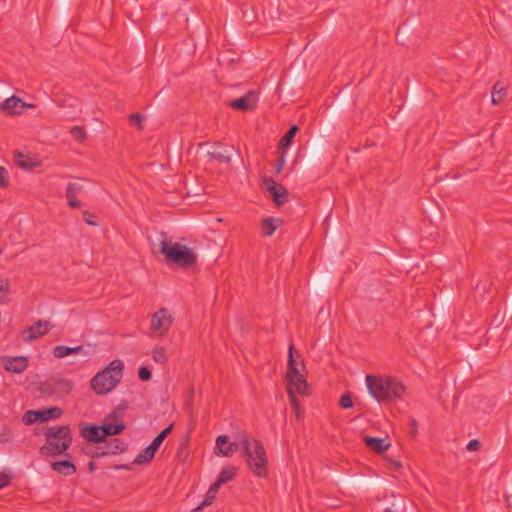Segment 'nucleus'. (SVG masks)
Listing matches in <instances>:
<instances>
[{
    "mask_svg": "<svg viewBox=\"0 0 512 512\" xmlns=\"http://www.w3.org/2000/svg\"><path fill=\"white\" fill-rule=\"evenodd\" d=\"M366 386L370 395L380 403L394 402L402 399L405 385L396 377L366 375Z\"/></svg>",
    "mask_w": 512,
    "mask_h": 512,
    "instance_id": "nucleus-1",
    "label": "nucleus"
},
{
    "mask_svg": "<svg viewBox=\"0 0 512 512\" xmlns=\"http://www.w3.org/2000/svg\"><path fill=\"white\" fill-rule=\"evenodd\" d=\"M45 444L40 447L42 456L63 455L72 444V434L68 425L51 426L44 432Z\"/></svg>",
    "mask_w": 512,
    "mask_h": 512,
    "instance_id": "nucleus-2",
    "label": "nucleus"
},
{
    "mask_svg": "<svg viewBox=\"0 0 512 512\" xmlns=\"http://www.w3.org/2000/svg\"><path fill=\"white\" fill-rule=\"evenodd\" d=\"M242 456L252 473L257 477H266L268 474V458L263 444L257 439L242 437Z\"/></svg>",
    "mask_w": 512,
    "mask_h": 512,
    "instance_id": "nucleus-3",
    "label": "nucleus"
},
{
    "mask_svg": "<svg viewBox=\"0 0 512 512\" xmlns=\"http://www.w3.org/2000/svg\"><path fill=\"white\" fill-rule=\"evenodd\" d=\"M124 364L121 360L111 361L107 367L98 372L91 380V387L98 395H105L112 391L121 381Z\"/></svg>",
    "mask_w": 512,
    "mask_h": 512,
    "instance_id": "nucleus-4",
    "label": "nucleus"
},
{
    "mask_svg": "<svg viewBox=\"0 0 512 512\" xmlns=\"http://www.w3.org/2000/svg\"><path fill=\"white\" fill-rule=\"evenodd\" d=\"M159 253L164 255L167 263L176 264L181 268L192 267L197 262V255L192 249L167 239L159 243Z\"/></svg>",
    "mask_w": 512,
    "mask_h": 512,
    "instance_id": "nucleus-5",
    "label": "nucleus"
},
{
    "mask_svg": "<svg viewBox=\"0 0 512 512\" xmlns=\"http://www.w3.org/2000/svg\"><path fill=\"white\" fill-rule=\"evenodd\" d=\"M61 414L62 410L56 406L43 410H28L24 413L22 421L26 425H31L36 422H47L52 419H57Z\"/></svg>",
    "mask_w": 512,
    "mask_h": 512,
    "instance_id": "nucleus-6",
    "label": "nucleus"
},
{
    "mask_svg": "<svg viewBox=\"0 0 512 512\" xmlns=\"http://www.w3.org/2000/svg\"><path fill=\"white\" fill-rule=\"evenodd\" d=\"M173 323V317L166 308L156 311L151 318L150 329L158 336H164Z\"/></svg>",
    "mask_w": 512,
    "mask_h": 512,
    "instance_id": "nucleus-7",
    "label": "nucleus"
},
{
    "mask_svg": "<svg viewBox=\"0 0 512 512\" xmlns=\"http://www.w3.org/2000/svg\"><path fill=\"white\" fill-rule=\"evenodd\" d=\"M237 451L242 453V438L238 441L230 442L228 435H220L217 437L215 454L230 457Z\"/></svg>",
    "mask_w": 512,
    "mask_h": 512,
    "instance_id": "nucleus-8",
    "label": "nucleus"
},
{
    "mask_svg": "<svg viewBox=\"0 0 512 512\" xmlns=\"http://www.w3.org/2000/svg\"><path fill=\"white\" fill-rule=\"evenodd\" d=\"M263 184L265 185L266 190L271 194L273 201L278 206L286 203L288 191L283 185L277 183L272 177L268 176L263 178Z\"/></svg>",
    "mask_w": 512,
    "mask_h": 512,
    "instance_id": "nucleus-9",
    "label": "nucleus"
},
{
    "mask_svg": "<svg viewBox=\"0 0 512 512\" xmlns=\"http://www.w3.org/2000/svg\"><path fill=\"white\" fill-rule=\"evenodd\" d=\"M25 108H35V105L25 103L15 95L7 98L0 105V109L7 115H20Z\"/></svg>",
    "mask_w": 512,
    "mask_h": 512,
    "instance_id": "nucleus-10",
    "label": "nucleus"
},
{
    "mask_svg": "<svg viewBox=\"0 0 512 512\" xmlns=\"http://www.w3.org/2000/svg\"><path fill=\"white\" fill-rule=\"evenodd\" d=\"M51 327L52 326L49 321L38 320L32 326L24 329L21 332V337H22L23 341L30 342L32 340H35L37 338L44 336L50 330Z\"/></svg>",
    "mask_w": 512,
    "mask_h": 512,
    "instance_id": "nucleus-11",
    "label": "nucleus"
},
{
    "mask_svg": "<svg viewBox=\"0 0 512 512\" xmlns=\"http://www.w3.org/2000/svg\"><path fill=\"white\" fill-rule=\"evenodd\" d=\"M1 363L6 371L20 374L27 369L28 358L25 356H3Z\"/></svg>",
    "mask_w": 512,
    "mask_h": 512,
    "instance_id": "nucleus-12",
    "label": "nucleus"
},
{
    "mask_svg": "<svg viewBox=\"0 0 512 512\" xmlns=\"http://www.w3.org/2000/svg\"><path fill=\"white\" fill-rule=\"evenodd\" d=\"M93 349H87L83 345L76 346V347H68L64 345H59L53 348L52 354L55 358L62 359L66 356L72 355V354H79L84 357H90L93 354Z\"/></svg>",
    "mask_w": 512,
    "mask_h": 512,
    "instance_id": "nucleus-13",
    "label": "nucleus"
},
{
    "mask_svg": "<svg viewBox=\"0 0 512 512\" xmlns=\"http://www.w3.org/2000/svg\"><path fill=\"white\" fill-rule=\"evenodd\" d=\"M207 157L209 161H216L220 164H230L231 155L228 150L224 149L221 142H215L212 146V150L207 151Z\"/></svg>",
    "mask_w": 512,
    "mask_h": 512,
    "instance_id": "nucleus-14",
    "label": "nucleus"
},
{
    "mask_svg": "<svg viewBox=\"0 0 512 512\" xmlns=\"http://www.w3.org/2000/svg\"><path fill=\"white\" fill-rule=\"evenodd\" d=\"M229 106L239 111H251L256 107V93L250 91L244 96L229 102Z\"/></svg>",
    "mask_w": 512,
    "mask_h": 512,
    "instance_id": "nucleus-15",
    "label": "nucleus"
},
{
    "mask_svg": "<svg viewBox=\"0 0 512 512\" xmlns=\"http://www.w3.org/2000/svg\"><path fill=\"white\" fill-rule=\"evenodd\" d=\"M80 435L89 442L100 443L104 441L101 425H80Z\"/></svg>",
    "mask_w": 512,
    "mask_h": 512,
    "instance_id": "nucleus-16",
    "label": "nucleus"
},
{
    "mask_svg": "<svg viewBox=\"0 0 512 512\" xmlns=\"http://www.w3.org/2000/svg\"><path fill=\"white\" fill-rule=\"evenodd\" d=\"M14 161L17 166L24 170H32L41 164L37 156L26 155L20 151L14 152Z\"/></svg>",
    "mask_w": 512,
    "mask_h": 512,
    "instance_id": "nucleus-17",
    "label": "nucleus"
},
{
    "mask_svg": "<svg viewBox=\"0 0 512 512\" xmlns=\"http://www.w3.org/2000/svg\"><path fill=\"white\" fill-rule=\"evenodd\" d=\"M294 352V345L291 343L289 345V355H288V367H287V373H286V381L297 379L300 377H304L302 375L297 367V362L294 359L293 356Z\"/></svg>",
    "mask_w": 512,
    "mask_h": 512,
    "instance_id": "nucleus-18",
    "label": "nucleus"
},
{
    "mask_svg": "<svg viewBox=\"0 0 512 512\" xmlns=\"http://www.w3.org/2000/svg\"><path fill=\"white\" fill-rule=\"evenodd\" d=\"M51 468L53 471L64 476H70L76 472V466L68 459L52 462Z\"/></svg>",
    "mask_w": 512,
    "mask_h": 512,
    "instance_id": "nucleus-19",
    "label": "nucleus"
},
{
    "mask_svg": "<svg viewBox=\"0 0 512 512\" xmlns=\"http://www.w3.org/2000/svg\"><path fill=\"white\" fill-rule=\"evenodd\" d=\"M363 440L367 447L377 453H383L390 447V443L383 438L364 436Z\"/></svg>",
    "mask_w": 512,
    "mask_h": 512,
    "instance_id": "nucleus-20",
    "label": "nucleus"
},
{
    "mask_svg": "<svg viewBox=\"0 0 512 512\" xmlns=\"http://www.w3.org/2000/svg\"><path fill=\"white\" fill-rule=\"evenodd\" d=\"M283 220L280 218L268 217L262 220L261 229L264 236H272L276 229L282 225Z\"/></svg>",
    "mask_w": 512,
    "mask_h": 512,
    "instance_id": "nucleus-21",
    "label": "nucleus"
},
{
    "mask_svg": "<svg viewBox=\"0 0 512 512\" xmlns=\"http://www.w3.org/2000/svg\"><path fill=\"white\" fill-rule=\"evenodd\" d=\"M291 388V391H294L295 394L308 395L309 386L305 379V377H300L297 379L287 381V390Z\"/></svg>",
    "mask_w": 512,
    "mask_h": 512,
    "instance_id": "nucleus-22",
    "label": "nucleus"
},
{
    "mask_svg": "<svg viewBox=\"0 0 512 512\" xmlns=\"http://www.w3.org/2000/svg\"><path fill=\"white\" fill-rule=\"evenodd\" d=\"M101 428L103 438L105 439L107 436H115L122 433L125 430V424L122 422L115 424L105 422L103 425H101Z\"/></svg>",
    "mask_w": 512,
    "mask_h": 512,
    "instance_id": "nucleus-23",
    "label": "nucleus"
},
{
    "mask_svg": "<svg viewBox=\"0 0 512 512\" xmlns=\"http://www.w3.org/2000/svg\"><path fill=\"white\" fill-rule=\"evenodd\" d=\"M155 454L156 452L150 446H147L136 456V458L133 461V464L146 465L153 460Z\"/></svg>",
    "mask_w": 512,
    "mask_h": 512,
    "instance_id": "nucleus-24",
    "label": "nucleus"
},
{
    "mask_svg": "<svg viewBox=\"0 0 512 512\" xmlns=\"http://www.w3.org/2000/svg\"><path fill=\"white\" fill-rule=\"evenodd\" d=\"M105 448L108 450L109 455H115L125 452L127 450V444L119 438H114L107 443Z\"/></svg>",
    "mask_w": 512,
    "mask_h": 512,
    "instance_id": "nucleus-25",
    "label": "nucleus"
},
{
    "mask_svg": "<svg viewBox=\"0 0 512 512\" xmlns=\"http://www.w3.org/2000/svg\"><path fill=\"white\" fill-rule=\"evenodd\" d=\"M237 473V468L234 466H226L224 467L218 476V480L224 485L230 481H232Z\"/></svg>",
    "mask_w": 512,
    "mask_h": 512,
    "instance_id": "nucleus-26",
    "label": "nucleus"
},
{
    "mask_svg": "<svg viewBox=\"0 0 512 512\" xmlns=\"http://www.w3.org/2000/svg\"><path fill=\"white\" fill-rule=\"evenodd\" d=\"M505 96L506 88L500 82L495 83L492 89V103L495 105L501 103Z\"/></svg>",
    "mask_w": 512,
    "mask_h": 512,
    "instance_id": "nucleus-27",
    "label": "nucleus"
},
{
    "mask_svg": "<svg viewBox=\"0 0 512 512\" xmlns=\"http://www.w3.org/2000/svg\"><path fill=\"white\" fill-rule=\"evenodd\" d=\"M299 131V127L297 125H292L289 130L285 133V135L281 138L279 142L280 148H286L291 145L293 138L296 133Z\"/></svg>",
    "mask_w": 512,
    "mask_h": 512,
    "instance_id": "nucleus-28",
    "label": "nucleus"
},
{
    "mask_svg": "<svg viewBox=\"0 0 512 512\" xmlns=\"http://www.w3.org/2000/svg\"><path fill=\"white\" fill-rule=\"evenodd\" d=\"M10 281L8 279H0V303L5 304L9 301Z\"/></svg>",
    "mask_w": 512,
    "mask_h": 512,
    "instance_id": "nucleus-29",
    "label": "nucleus"
},
{
    "mask_svg": "<svg viewBox=\"0 0 512 512\" xmlns=\"http://www.w3.org/2000/svg\"><path fill=\"white\" fill-rule=\"evenodd\" d=\"M13 438L12 428L8 425H0V443H10Z\"/></svg>",
    "mask_w": 512,
    "mask_h": 512,
    "instance_id": "nucleus-30",
    "label": "nucleus"
},
{
    "mask_svg": "<svg viewBox=\"0 0 512 512\" xmlns=\"http://www.w3.org/2000/svg\"><path fill=\"white\" fill-rule=\"evenodd\" d=\"M216 493L212 492L210 489L207 491L205 499L202 501L200 505H198L196 508L192 510V512H199L203 510L204 507L209 506L212 504L213 500L216 498Z\"/></svg>",
    "mask_w": 512,
    "mask_h": 512,
    "instance_id": "nucleus-31",
    "label": "nucleus"
},
{
    "mask_svg": "<svg viewBox=\"0 0 512 512\" xmlns=\"http://www.w3.org/2000/svg\"><path fill=\"white\" fill-rule=\"evenodd\" d=\"M153 359L157 363L164 364L168 359L165 349L161 346H156L153 349Z\"/></svg>",
    "mask_w": 512,
    "mask_h": 512,
    "instance_id": "nucleus-32",
    "label": "nucleus"
},
{
    "mask_svg": "<svg viewBox=\"0 0 512 512\" xmlns=\"http://www.w3.org/2000/svg\"><path fill=\"white\" fill-rule=\"evenodd\" d=\"M70 134L71 136L79 141V142H82L85 140L86 138V131L84 128L80 127V126H74L70 129Z\"/></svg>",
    "mask_w": 512,
    "mask_h": 512,
    "instance_id": "nucleus-33",
    "label": "nucleus"
},
{
    "mask_svg": "<svg viewBox=\"0 0 512 512\" xmlns=\"http://www.w3.org/2000/svg\"><path fill=\"white\" fill-rule=\"evenodd\" d=\"M82 190H83V185L80 182H78V181L70 182L67 185L66 194H73V195L77 196Z\"/></svg>",
    "mask_w": 512,
    "mask_h": 512,
    "instance_id": "nucleus-34",
    "label": "nucleus"
},
{
    "mask_svg": "<svg viewBox=\"0 0 512 512\" xmlns=\"http://www.w3.org/2000/svg\"><path fill=\"white\" fill-rule=\"evenodd\" d=\"M129 121L136 126L138 130L143 129L142 122L144 120V116L139 113H132L129 115Z\"/></svg>",
    "mask_w": 512,
    "mask_h": 512,
    "instance_id": "nucleus-35",
    "label": "nucleus"
},
{
    "mask_svg": "<svg viewBox=\"0 0 512 512\" xmlns=\"http://www.w3.org/2000/svg\"><path fill=\"white\" fill-rule=\"evenodd\" d=\"M339 406L343 409H349L353 407V400L349 393H346L341 396L339 400Z\"/></svg>",
    "mask_w": 512,
    "mask_h": 512,
    "instance_id": "nucleus-36",
    "label": "nucleus"
},
{
    "mask_svg": "<svg viewBox=\"0 0 512 512\" xmlns=\"http://www.w3.org/2000/svg\"><path fill=\"white\" fill-rule=\"evenodd\" d=\"M287 393H288V397H289V401H290L291 407L296 412V414H298V412H299V401L297 399V396H296L295 392L291 391V388H290V389H288Z\"/></svg>",
    "mask_w": 512,
    "mask_h": 512,
    "instance_id": "nucleus-37",
    "label": "nucleus"
},
{
    "mask_svg": "<svg viewBox=\"0 0 512 512\" xmlns=\"http://www.w3.org/2000/svg\"><path fill=\"white\" fill-rule=\"evenodd\" d=\"M138 377L142 381H149L152 377L150 369L146 366H141L138 371Z\"/></svg>",
    "mask_w": 512,
    "mask_h": 512,
    "instance_id": "nucleus-38",
    "label": "nucleus"
},
{
    "mask_svg": "<svg viewBox=\"0 0 512 512\" xmlns=\"http://www.w3.org/2000/svg\"><path fill=\"white\" fill-rule=\"evenodd\" d=\"M9 184L8 171L0 166V187L6 188Z\"/></svg>",
    "mask_w": 512,
    "mask_h": 512,
    "instance_id": "nucleus-39",
    "label": "nucleus"
},
{
    "mask_svg": "<svg viewBox=\"0 0 512 512\" xmlns=\"http://www.w3.org/2000/svg\"><path fill=\"white\" fill-rule=\"evenodd\" d=\"M77 196L73 194H66V198L68 201V205L71 208H79L81 206V202L76 199Z\"/></svg>",
    "mask_w": 512,
    "mask_h": 512,
    "instance_id": "nucleus-40",
    "label": "nucleus"
},
{
    "mask_svg": "<svg viewBox=\"0 0 512 512\" xmlns=\"http://www.w3.org/2000/svg\"><path fill=\"white\" fill-rule=\"evenodd\" d=\"M122 410L123 408H116L114 409L106 419L112 420V421H119L122 417Z\"/></svg>",
    "mask_w": 512,
    "mask_h": 512,
    "instance_id": "nucleus-41",
    "label": "nucleus"
},
{
    "mask_svg": "<svg viewBox=\"0 0 512 512\" xmlns=\"http://www.w3.org/2000/svg\"><path fill=\"white\" fill-rule=\"evenodd\" d=\"M481 447V443L478 439H472L468 442L466 449L468 451H477Z\"/></svg>",
    "mask_w": 512,
    "mask_h": 512,
    "instance_id": "nucleus-42",
    "label": "nucleus"
},
{
    "mask_svg": "<svg viewBox=\"0 0 512 512\" xmlns=\"http://www.w3.org/2000/svg\"><path fill=\"white\" fill-rule=\"evenodd\" d=\"M284 165H285V156L282 153L278 157L277 164H276L275 169H274L275 174H279L282 171Z\"/></svg>",
    "mask_w": 512,
    "mask_h": 512,
    "instance_id": "nucleus-43",
    "label": "nucleus"
},
{
    "mask_svg": "<svg viewBox=\"0 0 512 512\" xmlns=\"http://www.w3.org/2000/svg\"><path fill=\"white\" fill-rule=\"evenodd\" d=\"M417 426H418L417 420L412 418L410 420V431H409L411 437H415L417 435Z\"/></svg>",
    "mask_w": 512,
    "mask_h": 512,
    "instance_id": "nucleus-44",
    "label": "nucleus"
},
{
    "mask_svg": "<svg viewBox=\"0 0 512 512\" xmlns=\"http://www.w3.org/2000/svg\"><path fill=\"white\" fill-rule=\"evenodd\" d=\"M106 455H109L108 450L106 448L103 449L100 447H96L95 451L92 453V457H102V456H106Z\"/></svg>",
    "mask_w": 512,
    "mask_h": 512,
    "instance_id": "nucleus-45",
    "label": "nucleus"
},
{
    "mask_svg": "<svg viewBox=\"0 0 512 512\" xmlns=\"http://www.w3.org/2000/svg\"><path fill=\"white\" fill-rule=\"evenodd\" d=\"M10 482V477L6 474L0 475V489L6 487Z\"/></svg>",
    "mask_w": 512,
    "mask_h": 512,
    "instance_id": "nucleus-46",
    "label": "nucleus"
},
{
    "mask_svg": "<svg viewBox=\"0 0 512 512\" xmlns=\"http://www.w3.org/2000/svg\"><path fill=\"white\" fill-rule=\"evenodd\" d=\"M162 443H163V442H162L159 438L155 437L149 446H150V447H151L155 452H157V451H158V449H159V447L161 446V444H162Z\"/></svg>",
    "mask_w": 512,
    "mask_h": 512,
    "instance_id": "nucleus-47",
    "label": "nucleus"
},
{
    "mask_svg": "<svg viewBox=\"0 0 512 512\" xmlns=\"http://www.w3.org/2000/svg\"><path fill=\"white\" fill-rule=\"evenodd\" d=\"M223 484L217 479L211 486H210V490L212 492H215L216 494L218 493L220 487L222 486Z\"/></svg>",
    "mask_w": 512,
    "mask_h": 512,
    "instance_id": "nucleus-48",
    "label": "nucleus"
},
{
    "mask_svg": "<svg viewBox=\"0 0 512 512\" xmlns=\"http://www.w3.org/2000/svg\"><path fill=\"white\" fill-rule=\"evenodd\" d=\"M83 215H84V220H85V222H86L88 225H91V226H95V225H97V223H96V222L92 221V220H91V218H89V217H90V214H89L88 212H84V213H83Z\"/></svg>",
    "mask_w": 512,
    "mask_h": 512,
    "instance_id": "nucleus-49",
    "label": "nucleus"
},
{
    "mask_svg": "<svg viewBox=\"0 0 512 512\" xmlns=\"http://www.w3.org/2000/svg\"><path fill=\"white\" fill-rule=\"evenodd\" d=\"M59 384H60L61 386H63V388H64L65 390H67V391H70V390H71V388H72V385H71L70 381H68V380H61V381L59 382Z\"/></svg>",
    "mask_w": 512,
    "mask_h": 512,
    "instance_id": "nucleus-50",
    "label": "nucleus"
},
{
    "mask_svg": "<svg viewBox=\"0 0 512 512\" xmlns=\"http://www.w3.org/2000/svg\"><path fill=\"white\" fill-rule=\"evenodd\" d=\"M172 428H173V424H170L168 427H166L164 430H162L160 432V434L166 438L171 433Z\"/></svg>",
    "mask_w": 512,
    "mask_h": 512,
    "instance_id": "nucleus-51",
    "label": "nucleus"
},
{
    "mask_svg": "<svg viewBox=\"0 0 512 512\" xmlns=\"http://www.w3.org/2000/svg\"><path fill=\"white\" fill-rule=\"evenodd\" d=\"M172 428H173V424H170L168 427H166L164 430H162L160 432V434L166 438L171 433Z\"/></svg>",
    "mask_w": 512,
    "mask_h": 512,
    "instance_id": "nucleus-52",
    "label": "nucleus"
},
{
    "mask_svg": "<svg viewBox=\"0 0 512 512\" xmlns=\"http://www.w3.org/2000/svg\"><path fill=\"white\" fill-rule=\"evenodd\" d=\"M87 467L90 473H93L96 470V464L93 461H90Z\"/></svg>",
    "mask_w": 512,
    "mask_h": 512,
    "instance_id": "nucleus-53",
    "label": "nucleus"
},
{
    "mask_svg": "<svg viewBox=\"0 0 512 512\" xmlns=\"http://www.w3.org/2000/svg\"><path fill=\"white\" fill-rule=\"evenodd\" d=\"M396 469H400L402 467V464L399 461H393L392 463Z\"/></svg>",
    "mask_w": 512,
    "mask_h": 512,
    "instance_id": "nucleus-54",
    "label": "nucleus"
},
{
    "mask_svg": "<svg viewBox=\"0 0 512 512\" xmlns=\"http://www.w3.org/2000/svg\"><path fill=\"white\" fill-rule=\"evenodd\" d=\"M508 506L512 507V495L507 497Z\"/></svg>",
    "mask_w": 512,
    "mask_h": 512,
    "instance_id": "nucleus-55",
    "label": "nucleus"
},
{
    "mask_svg": "<svg viewBox=\"0 0 512 512\" xmlns=\"http://www.w3.org/2000/svg\"><path fill=\"white\" fill-rule=\"evenodd\" d=\"M156 437L159 438L162 442L165 440V437L162 436L160 433Z\"/></svg>",
    "mask_w": 512,
    "mask_h": 512,
    "instance_id": "nucleus-56",
    "label": "nucleus"
},
{
    "mask_svg": "<svg viewBox=\"0 0 512 512\" xmlns=\"http://www.w3.org/2000/svg\"><path fill=\"white\" fill-rule=\"evenodd\" d=\"M208 144V142H202L199 144V147L202 148L203 146H206Z\"/></svg>",
    "mask_w": 512,
    "mask_h": 512,
    "instance_id": "nucleus-57",
    "label": "nucleus"
},
{
    "mask_svg": "<svg viewBox=\"0 0 512 512\" xmlns=\"http://www.w3.org/2000/svg\"><path fill=\"white\" fill-rule=\"evenodd\" d=\"M122 468H127V466H125V465L116 466V469H122Z\"/></svg>",
    "mask_w": 512,
    "mask_h": 512,
    "instance_id": "nucleus-58",
    "label": "nucleus"
},
{
    "mask_svg": "<svg viewBox=\"0 0 512 512\" xmlns=\"http://www.w3.org/2000/svg\"><path fill=\"white\" fill-rule=\"evenodd\" d=\"M400 32H401V28H398V31H397V34H396L397 39H399Z\"/></svg>",
    "mask_w": 512,
    "mask_h": 512,
    "instance_id": "nucleus-59",
    "label": "nucleus"
},
{
    "mask_svg": "<svg viewBox=\"0 0 512 512\" xmlns=\"http://www.w3.org/2000/svg\"><path fill=\"white\" fill-rule=\"evenodd\" d=\"M384 512H392V510L390 508H387L384 510Z\"/></svg>",
    "mask_w": 512,
    "mask_h": 512,
    "instance_id": "nucleus-60",
    "label": "nucleus"
},
{
    "mask_svg": "<svg viewBox=\"0 0 512 512\" xmlns=\"http://www.w3.org/2000/svg\"><path fill=\"white\" fill-rule=\"evenodd\" d=\"M2 254V249H0V255Z\"/></svg>",
    "mask_w": 512,
    "mask_h": 512,
    "instance_id": "nucleus-61",
    "label": "nucleus"
}]
</instances>
